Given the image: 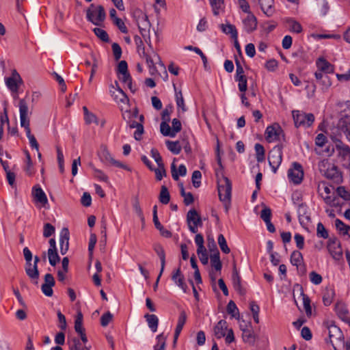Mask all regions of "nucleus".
<instances>
[{
    "mask_svg": "<svg viewBox=\"0 0 350 350\" xmlns=\"http://www.w3.org/2000/svg\"><path fill=\"white\" fill-rule=\"evenodd\" d=\"M19 113H20V124L21 126L25 129L27 137L29 141V145L31 148L36 150L38 152L39 144L33 135L31 133L30 129V120L28 116L29 109L27 103L25 99L19 100Z\"/></svg>",
    "mask_w": 350,
    "mask_h": 350,
    "instance_id": "f257e3e1",
    "label": "nucleus"
},
{
    "mask_svg": "<svg viewBox=\"0 0 350 350\" xmlns=\"http://www.w3.org/2000/svg\"><path fill=\"white\" fill-rule=\"evenodd\" d=\"M216 174L219 198L224 203L226 212L228 213L231 201L232 183L229 178L223 174L221 177L219 176L218 172Z\"/></svg>",
    "mask_w": 350,
    "mask_h": 350,
    "instance_id": "f03ea898",
    "label": "nucleus"
},
{
    "mask_svg": "<svg viewBox=\"0 0 350 350\" xmlns=\"http://www.w3.org/2000/svg\"><path fill=\"white\" fill-rule=\"evenodd\" d=\"M134 41L137 46V51L139 55L146 59V63L150 68V71L151 73L156 70L154 61H158L159 64L165 68L164 64L162 63L161 60V57L159 55L152 51V54H148L145 51V46L143 42V40L140 38V36L136 35L134 36Z\"/></svg>",
    "mask_w": 350,
    "mask_h": 350,
    "instance_id": "7ed1b4c3",
    "label": "nucleus"
},
{
    "mask_svg": "<svg viewBox=\"0 0 350 350\" xmlns=\"http://www.w3.org/2000/svg\"><path fill=\"white\" fill-rule=\"evenodd\" d=\"M87 20L96 26L102 25L106 18V13L103 5L96 6L94 3L90 5L86 11Z\"/></svg>",
    "mask_w": 350,
    "mask_h": 350,
    "instance_id": "20e7f679",
    "label": "nucleus"
},
{
    "mask_svg": "<svg viewBox=\"0 0 350 350\" xmlns=\"http://www.w3.org/2000/svg\"><path fill=\"white\" fill-rule=\"evenodd\" d=\"M292 113L296 127L303 126L308 128L312 126L314 121V116L313 113H306L299 110H294Z\"/></svg>",
    "mask_w": 350,
    "mask_h": 350,
    "instance_id": "39448f33",
    "label": "nucleus"
},
{
    "mask_svg": "<svg viewBox=\"0 0 350 350\" xmlns=\"http://www.w3.org/2000/svg\"><path fill=\"white\" fill-rule=\"evenodd\" d=\"M282 148L283 146L282 144H279L274 146L269 152V164L273 173H276L278 168L282 163Z\"/></svg>",
    "mask_w": 350,
    "mask_h": 350,
    "instance_id": "423d86ee",
    "label": "nucleus"
},
{
    "mask_svg": "<svg viewBox=\"0 0 350 350\" xmlns=\"http://www.w3.org/2000/svg\"><path fill=\"white\" fill-rule=\"evenodd\" d=\"M329 342L334 349L337 350L336 347L344 345V336L341 329L335 325H330L327 327Z\"/></svg>",
    "mask_w": 350,
    "mask_h": 350,
    "instance_id": "0eeeda50",
    "label": "nucleus"
},
{
    "mask_svg": "<svg viewBox=\"0 0 350 350\" xmlns=\"http://www.w3.org/2000/svg\"><path fill=\"white\" fill-rule=\"evenodd\" d=\"M288 177L290 181L294 184H300L304 178V170L301 165L297 162H294L292 167L288 170Z\"/></svg>",
    "mask_w": 350,
    "mask_h": 350,
    "instance_id": "6e6552de",
    "label": "nucleus"
},
{
    "mask_svg": "<svg viewBox=\"0 0 350 350\" xmlns=\"http://www.w3.org/2000/svg\"><path fill=\"white\" fill-rule=\"evenodd\" d=\"M284 137L283 131L278 124L268 126L265 130V139L268 142L280 140V137Z\"/></svg>",
    "mask_w": 350,
    "mask_h": 350,
    "instance_id": "1a4fd4ad",
    "label": "nucleus"
},
{
    "mask_svg": "<svg viewBox=\"0 0 350 350\" xmlns=\"http://www.w3.org/2000/svg\"><path fill=\"white\" fill-rule=\"evenodd\" d=\"M18 83H22V79L19 75V74L16 72V70H14L12 72V77H8L5 79V84L9 88V90L14 93V98L16 99L18 98L17 93L18 91Z\"/></svg>",
    "mask_w": 350,
    "mask_h": 350,
    "instance_id": "9d476101",
    "label": "nucleus"
},
{
    "mask_svg": "<svg viewBox=\"0 0 350 350\" xmlns=\"http://www.w3.org/2000/svg\"><path fill=\"white\" fill-rule=\"evenodd\" d=\"M40 262V258L38 256H34L33 264L30 262V264L25 265V273L27 276L32 280H36L35 284H38L40 273L38 268V264Z\"/></svg>",
    "mask_w": 350,
    "mask_h": 350,
    "instance_id": "9b49d317",
    "label": "nucleus"
},
{
    "mask_svg": "<svg viewBox=\"0 0 350 350\" xmlns=\"http://www.w3.org/2000/svg\"><path fill=\"white\" fill-rule=\"evenodd\" d=\"M70 232L67 228H63L59 234V250L62 255L66 254L69 248Z\"/></svg>",
    "mask_w": 350,
    "mask_h": 350,
    "instance_id": "f8f14e48",
    "label": "nucleus"
},
{
    "mask_svg": "<svg viewBox=\"0 0 350 350\" xmlns=\"http://www.w3.org/2000/svg\"><path fill=\"white\" fill-rule=\"evenodd\" d=\"M327 249L335 259H339L342 256V250L340 242L336 239H330L328 241Z\"/></svg>",
    "mask_w": 350,
    "mask_h": 350,
    "instance_id": "ddd939ff",
    "label": "nucleus"
},
{
    "mask_svg": "<svg viewBox=\"0 0 350 350\" xmlns=\"http://www.w3.org/2000/svg\"><path fill=\"white\" fill-rule=\"evenodd\" d=\"M31 194L35 203H39L42 206H45L48 204L47 197L39 185H36L32 188Z\"/></svg>",
    "mask_w": 350,
    "mask_h": 350,
    "instance_id": "4468645a",
    "label": "nucleus"
},
{
    "mask_svg": "<svg viewBox=\"0 0 350 350\" xmlns=\"http://www.w3.org/2000/svg\"><path fill=\"white\" fill-rule=\"evenodd\" d=\"M243 29L248 33L255 31L257 28V18L252 14L249 13L247 17L243 20Z\"/></svg>",
    "mask_w": 350,
    "mask_h": 350,
    "instance_id": "2eb2a0df",
    "label": "nucleus"
},
{
    "mask_svg": "<svg viewBox=\"0 0 350 350\" xmlns=\"http://www.w3.org/2000/svg\"><path fill=\"white\" fill-rule=\"evenodd\" d=\"M172 280L178 287H180L183 290L184 293L187 292L188 287L186 283L185 282V278L181 273L180 267H178L176 270L173 271Z\"/></svg>",
    "mask_w": 350,
    "mask_h": 350,
    "instance_id": "dca6fc26",
    "label": "nucleus"
},
{
    "mask_svg": "<svg viewBox=\"0 0 350 350\" xmlns=\"http://www.w3.org/2000/svg\"><path fill=\"white\" fill-rule=\"evenodd\" d=\"M213 247L214 248V252L211 254V265L213 268L215 269L216 271H220L222 268V263L220 260L219 252L217 247V245L213 240Z\"/></svg>",
    "mask_w": 350,
    "mask_h": 350,
    "instance_id": "f3484780",
    "label": "nucleus"
},
{
    "mask_svg": "<svg viewBox=\"0 0 350 350\" xmlns=\"http://www.w3.org/2000/svg\"><path fill=\"white\" fill-rule=\"evenodd\" d=\"M335 147L338 151V155L343 159L350 157V147L344 144L340 139L334 140Z\"/></svg>",
    "mask_w": 350,
    "mask_h": 350,
    "instance_id": "a211bd4d",
    "label": "nucleus"
},
{
    "mask_svg": "<svg viewBox=\"0 0 350 350\" xmlns=\"http://www.w3.org/2000/svg\"><path fill=\"white\" fill-rule=\"evenodd\" d=\"M139 18H142V21L137 20V24L141 35L145 38L146 29L150 27V23L148 16L142 12H139Z\"/></svg>",
    "mask_w": 350,
    "mask_h": 350,
    "instance_id": "6ab92c4d",
    "label": "nucleus"
},
{
    "mask_svg": "<svg viewBox=\"0 0 350 350\" xmlns=\"http://www.w3.org/2000/svg\"><path fill=\"white\" fill-rule=\"evenodd\" d=\"M187 321V314L185 310H182L180 312L177 325L175 329L174 335V344L176 343L178 338L184 327Z\"/></svg>",
    "mask_w": 350,
    "mask_h": 350,
    "instance_id": "aec40b11",
    "label": "nucleus"
},
{
    "mask_svg": "<svg viewBox=\"0 0 350 350\" xmlns=\"http://www.w3.org/2000/svg\"><path fill=\"white\" fill-rule=\"evenodd\" d=\"M232 281L233 287L235 289V291H237L240 295H244L245 293V291L241 286V278L239 275V273L235 266H234L232 270Z\"/></svg>",
    "mask_w": 350,
    "mask_h": 350,
    "instance_id": "412c9836",
    "label": "nucleus"
},
{
    "mask_svg": "<svg viewBox=\"0 0 350 350\" xmlns=\"http://www.w3.org/2000/svg\"><path fill=\"white\" fill-rule=\"evenodd\" d=\"M316 65L318 70L325 74L334 72V66L323 57H320L317 60Z\"/></svg>",
    "mask_w": 350,
    "mask_h": 350,
    "instance_id": "4be33fe9",
    "label": "nucleus"
},
{
    "mask_svg": "<svg viewBox=\"0 0 350 350\" xmlns=\"http://www.w3.org/2000/svg\"><path fill=\"white\" fill-rule=\"evenodd\" d=\"M258 3L263 13L267 16H271L273 14V0H258Z\"/></svg>",
    "mask_w": 350,
    "mask_h": 350,
    "instance_id": "5701e85b",
    "label": "nucleus"
},
{
    "mask_svg": "<svg viewBox=\"0 0 350 350\" xmlns=\"http://www.w3.org/2000/svg\"><path fill=\"white\" fill-rule=\"evenodd\" d=\"M227 330V322L225 320H220L214 327V333L217 338H221L226 336Z\"/></svg>",
    "mask_w": 350,
    "mask_h": 350,
    "instance_id": "b1692460",
    "label": "nucleus"
},
{
    "mask_svg": "<svg viewBox=\"0 0 350 350\" xmlns=\"http://www.w3.org/2000/svg\"><path fill=\"white\" fill-rule=\"evenodd\" d=\"M129 127L131 129H136V131L134 133V138L139 141L142 139V135L144 133V126L142 123H139L135 120H130L129 122Z\"/></svg>",
    "mask_w": 350,
    "mask_h": 350,
    "instance_id": "393cba45",
    "label": "nucleus"
},
{
    "mask_svg": "<svg viewBox=\"0 0 350 350\" xmlns=\"http://www.w3.org/2000/svg\"><path fill=\"white\" fill-rule=\"evenodd\" d=\"M187 221L188 224L192 223L196 226L202 225V219L195 209H191L188 211L187 215Z\"/></svg>",
    "mask_w": 350,
    "mask_h": 350,
    "instance_id": "a878e982",
    "label": "nucleus"
},
{
    "mask_svg": "<svg viewBox=\"0 0 350 350\" xmlns=\"http://www.w3.org/2000/svg\"><path fill=\"white\" fill-rule=\"evenodd\" d=\"M153 249L161 260V272H163L165 265V253L163 247L160 244H154Z\"/></svg>",
    "mask_w": 350,
    "mask_h": 350,
    "instance_id": "bb28decb",
    "label": "nucleus"
},
{
    "mask_svg": "<svg viewBox=\"0 0 350 350\" xmlns=\"http://www.w3.org/2000/svg\"><path fill=\"white\" fill-rule=\"evenodd\" d=\"M148 325L152 332H155L157 330L159 325V319L155 314H146L144 315Z\"/></svg>",
    "mask_w": 350,
    "mask_h": 350,
    "instance_id": "cd10ccee",
    "label": "nucleus"
},
{
    "mask_svg": "<svg viewBox=\"0 0 350 350\" xmlns=\"http://www.w3.org/2000/svg\"><path fill=\"white\" fill-rule=\"evenodd\" d=\"M335 309L339 318L343 321L348 323L350 325V319L348 317V310L347 308L342 304H338L336 305Z\"/></svg>",
    "mask_w": 350,
    "mask_h": 350,
    "instance_id": "c85d7f7f",
    "label": "nucleus"
},
{
    "mask_svg": "<svg viewBox=\"0 0 350 350\" xmlns=\"http://www.w3.org/2000/svg\"><path fill=\"white\" fill-rule=\"evenodd\" d=\"M171 172L172 176L174 180H178L179 179V176H184L187 174V168L185 165L181 164L178 167V174L177 173L176 165L174 163H172L171 165Z\"/></svg>",
    "mask_w": 350,
    "mask_h": 350,
    "instance_id": "c756f323",
    "label": "nucleus"
},
{
    "mask_svg": "<svg viewBox=\"0 0 350 350\" xmlns=\"http://www.w3.org/2000/svg\"><path fill=\"white\" fill-rule=\"evenodd\" d=\"M297 214L301 224H302L305 220H310V217L307 215V206L305 204L301 203L298 205Z\"/></svg>",
    "mask_w": 350,
    "mask_h": 350,
    "instance_id": "7c9ffc66",
    "label": "nucleus"
},
{
    "mask_svg": "<svg viewBox=\"0 0 350 350\" xmlns=\"http://www.w3.org/2000/svg\"><path fill=\"white\" fill-rule=\"evenodd\" d=\"M335 293L333 288H326L323 295V301L325 306H329L334 299Z\"/></svg>",
    "mask_w": 350,
    "mask_h": 350,
    "instance_id": "2f4dec72",
    "label": "nucleus"
},
{
    "mask_svg": "<svg viewBox=\"0 0 350 350\" xmlns=\"http://www.w3.org/2000/svg\"><path fill=\"white\" fill-rule=\"evenodd\" d=\"M221 29L224 33L226 34H230L232 38H238V32L236 29V27L234 25L231 24H221Z\"/></svg>",
    "mask_w": 350,
    "mask_h": 350,
    "instance_id": "473e14b6",
    "label": "nucleus"
},
{
    "mask_svg": "<svg viewBox=\"0 0 350 350\" xmlns=\"http://www.w3.org/2000/svg\"><path fill=\"white\" fill-rule=\"evenodd\" d=\"M256 152V159L258 163H261L265 159V150L262 145L260 144H256L254 146Z\"/></svg>",
    "mask_w": 350,
    "mask_h": 350,
    "instance_id": "72a5a7b5",
    "label": "nucleus"
},
{
    "mask_svg": "<svg viewBox=\"0 0 350 350\" xmlns=\"http://www.w3.org/2000/svg\"><path fill=\"white\" fill-rule=\"evenodd\" d=\"M303 256L299 251H293L291 255V262L293 265L296 266L297 268L301 265L303 262Z\"/></svg>",
    "mask_w": 350,
    "mask_h": 350,
    "instance_id": "f704fd0d",
    "label": "nucleus"
},
{
    "mask_svg": "<svg viewBox=\"0 0 350 350\" xmlns=\"http://www.w3.org/2000/svg\"><path fill=\"white\" fill-rule=\"evenodd\" d=\"M325 176L326 178L334 180H336L340 178V174L337 167L334 165H332L330 168H327L325 172Z\"/></svg>",
    "mask_w": 350,
    "mask_h": 350,
    "instance_id": "c9c22d12",
    "label": "nucleus"
},
{
    "mask_svg": "<svg viewBox=\"0 0 350 350\" xmlns=\"http://www.w3.org/2000/svg\"><path fill=\"white\" fill-rule=\"evenodd\" d=\"M75 330L79 334L85 332V329L83 327V314L79 312L75 321Z\"/></svg>",
    "mask_w": 350,
    "mask_h": 350,
    "instance_id": "e433bc0d",
    "label": "nucleus"
},
{
    "mask_svg": "<svg viewBox=\"0 0 350 350\" xmlns=\"http://www.w3.org/2000/svg\"><path fill=\"white\" fill-rule=\"evenodd\" d=\"M166 146L168 150L174 154H178L181 151V146L178 141L172 142L167 140L166 142Z\"/></svg>",
    "mask_w": 350,
    "mask_h": 350,
    "instance_id": "4c0bfd02",
    "label": "nucleus"
},
{
    "mask_svg": "<svg viewBox=\"0 0 350 350\" xmlns=\"http://www.w3.org/2000/svg\"><path fill=\"white\" fill-rule=\"evenodd\" d=\"M170 200V195L168 189L165 185H163L159 194V201L163 204H167L169 203Z\"/></svg>",
    "mask_w": 350,
    "mask_h": 350,
    "instance_id": "58836bf2",
    "label": "nucleus"
},
{
    "mask_svg": "<svg viewBox=\"0 0 350 350\" xmlns=\"http://www.w3.org/2000/svg\"><path fill=\"white\" fill-rule=\"evenodd\" d=\"M169 122H161L160 124V131L164 136H169L170 137H174V132L172 128L170 126Z\"/></svg>",
    "mask_w": 350,
    "mask_h": 350,
    "instance_id": "ea45409f",
    "label": "nucleus"
},
{
    "mask_svg": "<svg viewBox=\"0 0 350 350\" xmlns=\"http://www.w3.org/2000/svg\"><path fill=\"white\" fill-rule=\"evenodd\" d=\"M174 88L176 92V103L178 108H181L183 112L186 111L187 108L185 105L184 98L181 91L177 92L176 85L174 84Z\"/></svg>",
    "mask_w": 350,
    "mask_h": 350,
    "instance_id": "a19ab883",
    "label": "nucleus"
},
{
    "mask_svg": "<svg viewBox=\"0 0 350 350\" xmlns=\"http://www.w3.org/2000/svg\"><path fill=\"white\" fill-rule=\"evenodd\" d=\"M227 312L232 317L239 319V310L233 301H230L227 305Z\"/></svg>",
    "mask_w": 350,
    "mask_h": 350,
    "instance_id": "79ce46f5",
    "label": "nucleus"
},
{
    "mask_svg": "<svg viewBox=\"0 0 350 350\" xmlns=\"http://www.w3.org/2000/svg\"><path fill=\"white\" fill-rule=\"evenodd\" d=\"M49 263L51 266L54 267L60 260V257L57 254V251H53L52 250H48L47 252Z\"/></svg>",
    "mask_w": 350,
    "mask_h": 350,
    "instance_id": "37998d69",
    "label": "nucleus"
},
{
    "mask_svg": "<svg viewBox=\"0 0 350 350\" xmlns=\"http://www.w3.org/2000/svg\"><path fill=\"white\" fill-rule=\"evenodd\" d=\"M153 222L155 226V228L159 230L161 234L163 237H166V238H170L172 237V232L170 230H166L163 228L162 224L159 222V219L153 220Z\"/></svg>",
    "mask_w": 350,
    "mask_h": 350,
    "instance_id": "c03bdc74",
    "label": "nucleus"
},
{
    "mask_svg": "<svg viewBox=\"0 0 350 350\" xmlns=\"http://www.w3.org/2000/svg\"><path fill=\"white\" fill-rule=\"evenodd\" d=\"M217 242L222 252H224V254L230 253V250L228 247L226 243V240L222 234H219L217 238Z\"/></svg>",
    "mask_w": 350,
    "mask_h": 350,
    "instance_id": "a18cd8bd",
    "label": "nucleus"
},
{
    "mask_svg": "<svg viewBox=\"0 0 350 350\" xmlns=\"http://www.w3.org/2000/svg\"><path fill=\"white\" fill-rule=\"evenodd\" d=\"M95 35L105 42H109V38L106 31L101 28L96 27L93 29Z\"/></svg>",
    "mask_w": 350,
    "mask_h": 350,
    "instance_id": "49530a36",
    "label": "nucleus"
},
{
    "mask_svg": "<svg viewBox=\"0 0 350 350\" xmlns=\"http://www.w3.org/2000/svg\"><path fill=\"white\" fill-rule=\"evenodd\" d=\"M287 23L289 25V29L291 31L294 33H301L302 31L301 25L299 23L293 20V19H288Z\"/></svg>",
    "mask_w": 350,
    "mask_h": 350,
    "instance_id": "de8ad7c7",
    "label": "nucleus"
},
{
    "mask_svg": "<svg viewBox=\"0 0 350 350\" xmlns=\"http://www.w3.org/2000/svg\"><path fill=\"white\" fill-rule=\"evenodd\" d=\"M25 156H26V165L25 167V171L26 173L29 175H31L33 173V163L31 159V156L29 152L26 150L25 151Z\"/></svg>",
    "mask_w": 350,
    "mask_h": 350,
    "instance_id": "09e8293b",
    "label": "nucleus"
},
{
    "mask_svg": "<svg viewBox=\"0 0 350 350\" xmlns=\"http://www.w3.org/2000/svg\"><path fill=\"white\" fill-rule=\"evenodd\" d=\"M317 235L318 237L327 239L329 237L328 232L321 222H319L317 226Z\"/></svg>",
    "mask_w": 350,
    "mask_h": 350,
    "instance_id": "8fccbe9b",
    "label": "nucleus"
},
{
    "mask_svg": "<svg viewBox=\"0 0 350 350\" xmlns=\"http://www.w3.org/2000/svg\"><path fill=\"white\" fill-rule=\"evenodd\" d=\"M340 126L342 131L346 135L347 139L350 142V119L349 120H342L340 122Z\"/></svg>",
    "mask_w": 350,
    "mask_h": 350,
    "instance_id": "3c124183",
    "label": "nucleus"
},
{
    "mask_svg": "<svg viewBox=\"0 0 350 350\" xmlns=\"http://www.w3.org/2000/svg\"><path fill=\"white\" fill-rule=\"evenodd\" d=\"M335 226L336 229L340 232V234L346 235L347 233L349 226L345 224L340 219H336L335 220Z\"/></svg>",
    "mask_w": 350,
    "mask_h": 350,
    "instance_id": "603ef678",
    "label": "nucleus"
},
{
    "mask_svg": "<svg viewBox=\"0 0 350 350\" xmlns=\"http://www.w3.org/2000/svg\"><path fill=\"white\" fill-rule=\"evenodd\" d=\"M158 343L154 347V350H165L166 337L163 334H160L157 336Z\"/></svg>",
    "mask_w": 350,
    "mask_h": 350,
    "instance_id": "864d4df0",
    "label": "nucleus"
},
{
    "mask_svg": "<svg viewBox=\"0 0 350 350\" xmlns=\"http://www.w3.org/2000/svg\"><path fill=\"white\" fill-rule=\"evenodd\" d=\"M210 4L213 8V14L217 16L219 13V9L224 4V0H209Z\"/></svg>",
    "mask_w": 350,
    "mask_h": 350,
    "instance_id": "5fc2aeb1",
    "label": "nucleus"
},
{
    "mask_svg": "<svg viewBox=\"0 0 350 350\" xmlns=\"http://www.w3.org/2000/svg\"><path fill=\"white\" fill-rule=\"evenodd\" d=\"M303 297V304L307 316H310L312 314V308L310 306V300L309 297L305 295L303 292L301 293Z\"/></svg>",
    "mask_w": 350,
    "mask_h": 350,
    "instance_id": "6e6d98bb",
    "label": "nucleus"
},
{
    "mask_svg": "<svg viewBox=\"0 0 350 350\" xmlns=\"http://www.w3.org/2000/svg\"><path fill=\"white\" fill-rule=\"evenodd\" d=\"M72 341L73 345L70 347V350H90V347L83 346L79 339L74 338Z\"/></svg>",
    "mask_w": 350,
    "mask_h": 350,
    "instance_id": "4d7b16f0",
    "label": "nucleus"
},
{
    "mask_svg": "<svg viewBox=\"0 0 350 350\" xmlns=\"http://www.w3.org/2000/svg\"><path fill=\"white\" fill-rule=\"evenodd\" d=\"M55 227L52 224L46 223L44 225L43 236L46 238L50 237L55 233Z\"/></svg>",
    "mask_w": 350,
    "mask_h": 350,
    "instance_id": "13d9d810",
    "label": "nucleus"
},
{
    "mask_svg": "<svg viewBox=\"0 0 350 350\" xmlns=\"http://www.w3.org/2000/svg\"><path fill=\"white\" fill-rule=\"evenodd\" d=\"M202 178V174L199 170H195L192 174V183L194 187L198 188L200 186V179Z\"/></svg>",
    "mask_w": 350,
    "mask_h": 350,
    "instance_id": "bf43d9fd",
    "label": "nucleus"
},
{
    "mask_svg": "<svg viewBox=\"0 0 350 350\" xmlns=\"http://www.w3.org/2000/svg\"><path fill=\"white\" fill-rule=\"evenodd\" d=\"M173 107L171 105L167 106L161 113L162 122H169L170 121V114L172 112Z\"/></svg>",
    "mask_w": 350,
    "mask_h": 350,
    "instance_id": "052dcab7",
    "label": "nucleus"
},
{
    "mask_svg": "<svg viewBox=\"0 0 350 350\" xmlns=\"http://www.w3.org/2000/svg\"><path fill=\"white\" fill-rule=\"evenodd\" d=\"M195 243L198 246L197 254H200L204 249V237L201 234H197L195 237Z\"/></svg>",
    "mask_w": 350,
    "mask_h": 350,
    "instance_id": "680f3d73",
    "label": "nucleus"
},
{
    "mask_svg": "<svg viewBox=\"0 0 350 350\" xmlns=\"http://www.w3.org/2000/svg\"><path fill=\"white\" fill-rule=\"evenodd\" d=\"M57 316L58 318L59 325L58 327L62 330L64 331L66 329L67 323L65 316L61 312L60 310L57 312Z\"/></svg>",
    "mask_w": 350,
    "mask_h": 350,
    "instance_id": "e2e57ef3",
    "label": "nucleus"
},
{
    "mask_svg": "<svg viewBox=\"0 0 350 350\" xmlns=\"http://www.w3.org/2000/svg\"><path fill=\"white\" fill-rule=\"evenodd\" d=\"M336 193L338 196L344 199L345 200H350V193L346 190L343 186H340L336 189Z\"/></svg>",
    "mask_w": 350,
    "mask_h": 350,
    "instance_id": "0e129e2a",
    "label": "nucleus"
},
{
    "mask_svg": "<svg viewBox=\"0 0 350 350\" xmlns=\"http://www.w3.org/2000/svg\"><path fill=\"white\" fill-rule=\"evenodd\" d=\"M235 80L239 82L238 87H239V91L241 92H245L247 88L246 76L240 77L239 78L235 79Z\"/></svg>",
    "mask_w": 350,
    "mask_h": 350,
    "instance_id": "69168bd1",
    "label": "nucleus"
},
{
    "mask_svg": "<svg viewBox=\"0 0 350 350\" xmlns=\"http://www.w3.org/2000/svg\"><path fill=\"white\" fill-rule=\"evenodd\" d=\"M111 48L115 60H119L121 57L122 53L120 46L118 43L114 42L112 44Z\"/></svg>",
    "mask_w": 350,
    "mask_h": 350,
    "instance_id": "338daca9",
    "label": "nucleus"
},
{
    "mask_svg": "<svg viewBox=\"0 0 350 350\" xmlns=\"http://www.w3.org/2000/svg\"><path fill=\"white\" fill-rule=\"evenodd\" d=\"M113 319V314L110 312H107L100 317V324L103 327H106Z\"/></svg>",
    "mask_w": 350,
    "mask_h": 350,
    "instance_id": "774afa93",
    "label": "nucleus"
}]
</instances>
